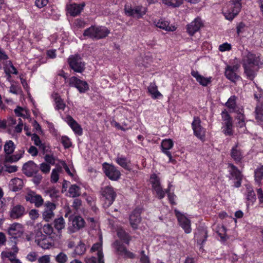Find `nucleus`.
<instances>
[{"instance_id":"cd10ccee","label":"nucleus","mask_w":263,"mask_h":263,"mask_svg":"<svg viewBox=\"0 0 263 263\" xmlns=\"http://www.w3.org/2000/svg\"><path fill=\"white\" fill-rule=\"evenodd\" d=\"M191 74L202 86H207L212 82V78L211 77H204L201 75L197 71L192 70Z\"/></svg>"},{"instance_id":"79ce46f5","label":"nucleus","mask_w":263,"mask_h":263,"mask_svg":"<svg viewBox=\"0 0 263 263\" xmlns=\"http://www.w3.org/2000/svg\"><path fill=\"white\" fill-rule=\"evenodd\" d=\"M14 112L17 116L23 118H28L29 116L28 110L25 107L18 106L14 109Z\"/></svg>"},{"instance_id":"338daca9","label":"nucleus","mask_w":263,"mask_h":263,"mask_svg":"<svg viewBox=\"0 0 263 263\" xmlns=\"http://www.w3.org/2000/svg\"><path fill=\"white\" fill-rule=\"evenodd\" d=\"M29 215L31 219L35 220L39 216V212L37 210L32 209L29 211Z\"/></svg>"},{"instance_id":"58836bf2","label":"nucleus","mask_w":263,"mask_h":263,"mask_svg":"<svg viewBox=\"0 0 263 263\" xmlns=\"http://www.w3.org/2000/svg\"><path fill=\"white\" fill-rule=\"evenodd\" d=\"M231 157L236 161H240L242 158V152L239 148L238 145L232 147L231 153Z\"/></svg>"},{"instance_id":"c03bdc74","label":"nucleus","mask_w":263,"mask_h":263,"mask_svg":"<svg viewBox=\"0 0 263 263\" xmlns=\"http://www.w3.org/2000/svg\"><path fill=\"white\" fill-rule=\"evenodd\" d=\"M68 193L69 194V196L71 197L79 196L80 195V187L75 184L71 185L69 188Z\"/></svg>"},{"instance_id":"39448f33","label":"nucleus","mask_w":263,"mask_h":263,"mask_svg":"<svg viewBox=\"0 0 263 263\" xmlns=\"http://www.w3.org/2000/svg\"><path fill=\"white\" fill-rule=\"evenodd\" d=\"M124 11L126 15L138 19L142 18L146 14L147 9L142 6L132 7L130 4H127L125 5Z\"/></svg>"},{"instance_id":"e2e57ef3","label":"nucleus","mask_w":263,"mask_h":263,"mask_svg":"<svg viewBox=\"0 0 263 263\" xmlns=\"http://www.w3.org/2000/svg\"><path fill=\"white\" fill-rule=\"evenodd\" d=\"M50 165L46 163H42L40 165V169L44 174H48L50 170Z\"/></svg>"},{"instance_id":"774afa93","label":"nucleus","mask_w":263,"mask_h":263,"mask_svg":"<svg viewBox=\"0 0 263 263\" xmlns=\"http://www.w3.org/2000/svg\"><path fill=\"white\" fill-rule=\"evenodd\" d=\"M5 171L9 173H14L17 171V167L16 165H5Z\"/></svg>"},{"instance_id":"4d7b16f0","label":"nucleus","mask_w":263,"mask_h":263,"mask_svg":"<svg viewBox=\"0 0 263 263\" xmlns=\"http://www.w3.org/2000/svg\"><path fill=\"white\" fill-rule=\"evenodd\" d=\"M232 49L231 44L226 42L222 44H220L218 47V49L220 52L229 51Z\"/></svg>"},{"instance_id":"f257e3e1","label":"nucleus","mask_w":263,"mask_h":263,"mask_svg":"<svg viewBox=\"0 0 263 263\" xmlns=\"http://www.w3.org/2000/svg\"><path fill=\"white\" fill-rule=\"evenodd\" d=\"M259 62V56L258 54L248 52L244 57L243 66L245 72L250 79H253L254 78Z\"/></svg>"},{"instance_id":"dca6fc26","label":"nucleus","mask_w":263,"mask_h":263,"mask_svg":"<svg viewBox=\"0 0 263 263\" xmlns=\"http://www.w3.org/2000/svg\"><path fill=\"white\" fill-rule=\"evenodd\" d=\"M103 169L105 175L112 180H117L119 179L121 174L120 171L113 165L104 163Z\"/></svg>"},{"instance_id":"6e6552de","label":"nucleus","mask_w":263,"mask_h":263,"mask_svg":"<svg viewBox=\"0 0 263 263\" xmlns=\"http://www.w3.org/2000/svg\"><path fill=\"white\" fill-rule=\"evenodd\" d=\"M221 116L223 120L222 132L226 135H233V126L232 118L226 110L221 112Z\"/></svg>"},{"instance_id":"ddd939ff","label":"nucleus","mask_w":263,"mask_h":263,"mask_svg":"<svg viewBox=\"0 0 263 263\" xmlns=\"http://www.w3.org/2000/svg\"><path fill=\"white\" fill-rule=\"evenodd\" d=\"M153 24L156 27L166 31H174L177 28L175 25L171 24L168 20L163 17L154 19Z\"/></svg>"},{"instance_id":"0e129e2a","label":"nucleus","mask_w":263,"mask_h":263,"mask_svg":"<svg viewBox=\"0 0 263 263\" xmlns=\"http://www.w3.org/2000/svg\"><path fill=\"white\" fill-rule=\"evenodd\" d=\"M6 128H8L9 130H10V127L13 126L16 123L15 119L13 117L9 118L8 120L6 121Z\"/></svg>"},{"instance_id":"bb28decb","label":"nucleus","mask_w":263,"mask_h":263,"mask_svg":"<svg viewBox=\"0 0 263 263\" xmlns=\"http://www.w3.org/2000/svg\"><path fill=\"white\" fill-rule=\"evenodd\" d=\"M114 247L118 254L127 258H133L135 257V254L129 251H128L126 248L122 245L120 242L116 241L114 243Z\"/></svg>"},{"instance_id":"f3484780","label":"nucleus","mask_w":263,"mask_h":263,"mask_svg":"<svg viewBox=\"0 0 263 263\" xmlns=\"http://www.w3.org/2000/svg\"><path fill=\"white\" fill-rule=\"evenodd\" d=\"M194 135L199 139L204 141L205 129L201 125V120L198 117H195L192 124Z\"/></svg>"},{"instance_id":"412c9836","label":"nucleus","mask_w":263,"mask_h":263,"mask_svg":"<svg viewBox=\"0 0 263 263\" xmlns=\"http://www.w3.org/2000/svg\"><path fill=\"white\" fill-rule=\"evenodd\" d=\"M23 171L27 176H32L37 173L39 167L33 161H29L24 164Z\"/></svg>"},{"instance_id":"69168bd1","label":"nucleus","mask_w":263,"mask_h":263,"mask_svg":"<svg viewBox=\"0 0 263 263\" xmlns=\"http://www.w3.org/2000/svg\"><path fill=\"white\" fill-rule=\"evenodd\" d=\"M257 193L259 201V204L260 207L263 208V191L261 188L257 190Z\"/></svg>"},{"instance_id":"7ed1b4c3","label":"nucleus","mask_w":263,"mask_h":263,"mask_svg":"<svg viewBox=\"0 0 263 263\" xmlns=\"http://www.w3.org/2000/svg\"><path fill=\"white\" fill-rule=\"evenodd\" d=\"M91 252L94 255H97V258L95 256L87 257L85 259L86 263H104L103 254L102 252V236H99V242L95 243L91 249Z\"/></svg>"},{"instance_id":"bf43d9fd","label":"nucleus","mask_w":263,"mask_h":263,"mask_svg":"<svg viewBox=\"0 0 263 263\" xmlns=\"http://www.w3.org/2000/svg\"><path fill=\"white\" fill-rule=\"evenodd\" d=\"M31 140L34 142V144L41 148L43 147V144L42 143L39 137L36 134H32L31 135Z\"/></svg>"},{"instance_id":"8fccbe9b","label":"nucleus","mask_w":263,"mask_h":263,"mask_svg":"<svg viewBox=\"0 0 263 263\" xmlns=\"http://www.w3.org/2000/svg\"><path fill=\"white\" fill-rule=\"evenodd\" d=\"M60 165L57 164V167L52 171L51 175V181L52 182L55 183L59 180V173L61 171V167Z\"/></svg>"},{"instance_id":"423d86ee","label":"nucleus","mask_w":263,"mask_h":263,"mask_svg":"<svg viewBox=\"0 0 263 263\" xmlns=\"http://www.w3.org/2000/svg\"><path fill=\"white\" fill-rule=\"evenodd\" d=\"M102 195L103 198V207L107 208L112 204L116 197V193L113 187L107 186L102 189Z\"/></svg>"},{"instance_id":"e433bc0d","label":"nucleus","mask_w":263,"mask_h":263,"mask_svg":"<svg viewBox=\"0 0 263 263\" xmlns=\"http://www.w3.org/2000/svg\"><path fill=\"white\" fill-rule=\"evenodd\" d=\"M147 89L153 99H156L162 97V95L158 90L155 83H151Z\"/></svg>"},{"instance_id":"f704fd0d","label":"nucleus","mask_w":263,"mask_h":263,"mask_svg":"<svg viewBox=\"0 0 263 263\" xmlns=\"http://www.w3.org/2000/svg\"><path fill=\"white\" fill-rule=\"evenodd\" d=\"M4 68L5 72L7 76V80L9 81H11V74H16L17 73L16 69L10 61H8L7 62V63L5 65Z\"/></svg>"},{"instance_id":"ea45409f","label":"nucleus","mask_w":263,"mask_h":263,"mask_svg":"<svg viewBox=\"0 0 263 263\" xmlns=\"http://www.w3.org/2000/svg\"><path fill=\"white\" fill-rule=\"evenodd\" d=\"M15 148V145L11 140L7 141L4 145V149L6 155H11Z\"/></svg>"},{"instance_id":"6ab92c4d","label":"nucleus","mask_w":263,"mask_h":263,"mask_svg":"<svg viewBox=\"0 0 263 263\" xmlns=\"http://www.w3.org/2000/svg\"><path fill=\"white\" fill-rule=\"evenodd\" d=\"M35 241L37 245L43 249H47L51 246L48 237L42 234L41 232H37L35 236Z\"/></svg>"},{"instance_id":"2f4dec72","label":"nucleus","mask_w":263,"mask_h":263,"mask_svg":"<svg viewBox=\"0 0 263 263\" xmlns=\"http://www.w3.org/2000/svg\"><path fill=\"white\" fill-rule=\"evenodd\" d=\"M116 162L126 170H130L131 169L130 160L123 155H118L116 158Z\"/></svg>"},{"instance_id":"c9c22d12","label":"nucleus","mask_w":263,"mask_h":263,"mask_svg":"<svg viewBox=\"0 0 263 263\" xmlns=\"http://www.w3.org/2000/svg\"><path fill=\"white\" fill-rule=\"evenodd\" d=\"M13 252L10 251L9 250H6L5 251H3L1 253V256L3 259H5L6 258H8V259L11 261L14 258H15V256L18 251L17 248L14 246L12 247Z\"/></svg>"},{"instance_id":"473e14b6","label":"nucleus","mask_w":263,"mask_h":263,"mask_svg":"<svg viewBox=\"0 0 263 263\" xmlns=\"http://www.w3.org/2000/svg\"><path fill=\"white\" fill-rule=\"evenodd\" d=\"M174 146V142L171 139H165L161 142V148L162 152L166 155H170L169 151Z\"/></svg>"},{"instance_id":"72a5a7b5","label":"nucleus","mask_w":263,"mask_h":263,"mask_svg":"<svg viewBox=\"0 0 263 263\" xmlns=\"http://www.w3.org/2000/svg\"><path fill=\"white\" fill-rule=\"evenodd\" d=\"M24 149L19 150L14 155H6L5 157V162L13 163L18 161L24 155Z\"/></svg>"},{"instance_id":"9d476101","label":"nucleus","mask_w":263,"mask_h":263,"mask_svg":"<svg viewBox=\"0 0 263 263\" xmlns=\"http://www.w3.org/2000/svg\"><path fill=\"white\" fill-rule=\"evenodd\" d=\"M85 226L84 220L79 216H70L69 218L68 230L71 233H73Z\"/></svg>"},{"instance_id":"393cba45","label":"nucleus","mask_w":263,"mask_h":263,"mask_svg":"<svg viewBox=\"0 0 263 263\" xmlns=\"http://www.w3.org/2000/svg\"><path fill=\"white\" fill-rule=\"evenodd\" d=\"M246 191L244 193L248 206L252 205L256 201V198L253 187L249 184L246 185Z\"/></svg>"},{"instance_id":"1a4fd4ad","label":"nucleus","mask_w":263,"mask_h":263,"mask_svg":"<svg viewBox=\"0 0 263 263\" xmlns=\"http://www.w3.org/2000/svg\"><path fill=\"white\" fill-rule=\"evenodd\" d=\"M69 85L76 88L80 93H84L89 90L87 82L81 80L76 77H71L68 81Z\"/></svg>"},{"instance_id":"a878e982","label":"nucleus","mask_w":263,"mask_h":263,"mask_svg":"<svg viewBox=\"0 0 263 263\" xmlns=\"http://www.w3.org/2000/svg\"><path fill=\"white\" fill-rule=\"evenodd\" d=\"M141 210L136 209L134 210L129 216V221L131 227L134 229L138 228V225L141 221Z\"/></svg>"},{"instance_id":"37998d69","label":"nucleus","mask_w":263,"mask_h":263,"mask_svg":"<svg viewBox=\"0 0 263 263\" xmlns=\"http://www.w3.org/2000/svg\"><path fill=\"white\" fill-rule=\"evenodd\" d=\"M58 165H60V167H61V170L63 167L66 173L70 176L73 177L74 176V170L72 166H68L65 161H60Z\"/></svg>"},{"instance_id":"b1692460","label":"nucleus","mask_w":263,"mask_h":263,"mask_svg":"<svg viewBox=\"0 0 263 263\" xmlns=\"http://www.w3.org/2000/svg\"><path fill=\"white\" fill-rule=\"evenodd\" d=\"M23 232L24 229L22 225L18 223L12 224L8 230V234L13 238L20 237Z\"/></svg>"},{"instance_id":"f03ea898","label":"nucleus","mask_w":263,"mask_h":263,"mask_svg":"<svg viewBox=\"0 0 263 263\" xmlns=\"http://www.w3.org/2000/svg\"><path fill=\"white\" fill-rule=\"evenodd\" d=\"M241 8L240 0H232L223 9L226 18L232 20L238 14Z\"/></svg>"},{"instance_id":"de8ad7c7","label":"nucleus","mask_w":263,"mask_h":263,"mask_svg":"<svg viewBox=\"0 0 263 263\" xmlns=\"http://www.w3.org/2000/svg\"><path fill=\"white\" fill-rule=\"evenodd\" d=\"M85 251L86 247L85 244L80 241L74 249V254L77 255H81L84 254Z\"/></svg>"},{"instance_id":"13d9d810","label":"nucleus","mask_w":263,"mask_h":263,"mask_svg":"<svg viewBox=\"0 0 263 263\" xmlns=\"http://www.w3.org/2000/svg\"><path fill=\"white\" fill-rule=\"evenodd\" d=\"M61 142L65 148H69L71 146V140L67 136H62L61 139Z\"/></svg>"},{"instance_id":"a19ab883","label":"nucleus","mask_w":263,"mask_h":263,"mask_svg":"<svg viewBox=\"0 0 263 263\" xmlns=\"http://www.w3.org/2000/svg\"><path fill=\"white\" fill-rule=\"evenodd\" d=\"M10 185L12 186L14 191L21 189L23 185V181L21 179L14 178L11 180Z\"/></svg>"},{"instance_id":"4be33fe9","label":"nucleus","mask_w":263,"mask_h":263,"mask_svg":"<svg viewBox=\"0 0 263 263\" xmlns=\"http://www.w3.org/2000/svg\"><path fill=\"white\" fill-rule=\"evenodd\" d=\"M25 213V209L21 204L12 205L10 210V216L13 219L22 217Z\"/></svg>"},{"instance_id":"4c0bfd02","label":"nucleus","mask_w":263,"mask_h":263,"mask_svg":"<svg viewBox=\"0 0 263 263\" xmlns=\"http://www.w3.org/2000/svg\"><path fill=\"white\" fill-rule=\"evenodd\" d=\"M255 119L258 124L262 125L263 123V104H262L257 105L255 109Z\"/></svg>"},{"instance_id":"052dcab7","label":"nucleus","mask_w":263,"mask_h":263,"mask_svg":"<svg viewBox=\"0 0 263 263\" xmlns=\"http://www.w3.org/2000/svg\"><path fill=\"white\" fill-rule=\"evenodd\" d=\"M46 194L48 195L51 198H56L59 196V191L54 188H52L46 191Z\"/></svg>"},{"instance_id":"49530a36","label":"nucleus","mask_w":263,"mask_h":263,"mask_svg":"<svg viewBox=\"0 0 263 263\" xmlns=\"http://www.w3.org/2000/svg\"><path fill=\"white\" fill-rule=\"evenodd\" d=\"M162 2L168 6L177 7L183 3V0H162Z\"/></svg>"},{"instance_id":"c85d7f7f","label":"nucleus","mask_w":263,"mask_h":263,"mask_svg":"<svg viewBox=\"0 0 263 263\" xmlns=\"http://www.w3.org/2000/svg\"><path fill=\"white\" fill-rule=\"evenodd\" d=\"M84 7V4H70L67 5V13L71 16H75L79 15Z\"/></svg>"},{"instance_id":"aec40b11","label":"nucleus","mask_w":263,"mask_h":263,"mask_svg":"<svg viewBox=\"0 0 263 263\" xmlns=\"http://www.w3.org/2000/svg\"><path fill=\"white\" fill-rule=\"evenodd\" d=\"M45 209L43 212V217L46 221H49L54 217L53 211L55 209V204L47 201L44 204Z\"/></svg>"},{"instance_id":"6e6d98bb","label":"nucleus","mask_w":263,"mask_h":263,"mask_svg":"<svg viewBox=\"0 0 263 263\" xmlns=\"http://www.w3.org/2000/svg\"><path fill=\"white\" fill-rule=\"evenodd\" d=\"M226 105L230 109H234L236 106V97L231 96L226 103Z\"/></svg>"},{"instance_id":"a18cd8bd","label":"nucleus","mask_w":263,"mask_h":263,"mask_svg":"<svg viewBox=\"0 0 263 263\" xmlns=\"http://www.w3.org/2000/svg\"><path fill=\"white\" fill-rule=\"evenodd\" d=\"M236 119L238 121L237 123V126L240 128H241V132L245 131V117L242 113L239 112L236 116Z\"/></svg>"},{"instance_id":"a211bd4d","label":"nucleus","mask_w":263,"mask_h":263,"mask_svg":"<svg viewBox=\"0 0 263 263\" xmlns=\"http://www.w3.org/2000/svg\"><path fill=\"white\" fill-rule=\"evenodd\" d=\"M25 198L27 201L34 204L37 208L41 206L44 203V199L42 196L32 191H29L26 193Z\"/></svg>"},{"instance_id":"680f3d73","label":"nucleus","mask_w":263,"mask_h":263,"mask_svg":"<svg viewBox=\"0 0 263 263\" xmlns=\"http://www.w3.org/2000/svg\"><path fill=\"white\" fill-rule=\"evenodd\" d=\"M67 255L61 252L59 253L56 256V260L59 263H65L67 260Z\"/></svg>"},{"instance_id":"c756f323","label":"nucleus","mask_w":263,"mask_h":263,"mask_svg":"<svg viewBox=\"0 0 263 263\" xmlns=\"http://www.w3.org/2000/svg\"><path fill=\"white\" fill-rule=\"evenodd\" d=\"M65 121L75 134L78 135H81L82 134V129L80 125L71 116H66Z\"/></svg>"},{"instance_id":"5fc2aeb1","label":"nucleus","mask_w":263,"mask_h":263,"mask_svg":"<svg viewBox=\"0 0 263 263\" xmlns=\"http://www.w3.org/2000/svg\"><path fill=\"white\" fill-rule=\"evenodd\" d=\"M85 26V23L82 20L77 19L74 21L72 27L74 31L79 28H83Z\"/></svg>"},{"instance_id":"3c124183","label":"nucleus","mask_w":263,"mask_h":263,"mask_svg":"<svg viewBox=\"0 0 263 263\" xmlns=\"http://www.w3.org/2000/svg\"><path fill=\"white\" fill-rule=\"evenodd\" d=\"M255 180L257 183H259L263 177V166L258 167L254 172Z\"/></svg>"},{"instance_id":"0eeeda50","label":"nucleus","mask_w":263,"mask_h":263,"mask_svg":"<svg viewBox=\"0 0 263 263\" xmlns=\"http://www.w3.org/2000/svg\"><path fill=\"white\" fill-rule=\"evenodd\" d=\"M174 212L180 227L186 233H190L192 231V229L190 219L185 214L181 213L176 209L175 210Z\"/></svg>"},{"instance_id":"20e7f679","label":"nucleus","mask_w":263,"mask_h":263,"mask_svg":"<svg viewBox=\"0 0 263 263\" xmlns=\"http://www.w3.org/2000/svg\"><path fill=\"white\" fill-rule=\"evenodd\" d=\"M109 33V31L105 27L91 26L84 31L83 35L88 37L100 39L106 37Z\"/></svg>"},{"instance_id":"603ef678","label":"nucleus","mask_w":263,"mask_h":263,"mask_svg":"<svg viewBox=\"0 0 263 263\" xmlns=\"http://www.w3.org/2000/svg\"><path fill=\"white\" fill-rule=\"evenodd\" d=\"M117 235L121 240H123L126 243H128L129 242V236L122 229H119L117 230Z\"/></svg>"},{"instance_id":"7c9ffc66","label":"nucleus","mask_w":263,"mask_h":263,"mask_svg":"<svg viewBox=\"0 0 263 263\" xmlns=\"http://www.w3.org/2000/svg\"><path fill=\"white\" fill-rule=\"evenodd\" d=\"M52 98L53 99L54 103V108L57 110H64L66 104L64 103L63 100L61 98L60 96L57 93H53L52 94Z\"/></svg>"},{"instance_id":"4468645a","label":"nucleus","mask_w":263,"mask_h":263,"mask_svg":"<svg viewBox=\"0 0 263 263\" xmlns=\"http://www.w3.org/2000/svg\"><path fill=\"white\" fill-rule=\"evenodd\" d=\"M239 67L238 64L227 66L224 72L226 77L232 82L235 83L238 81L240 79L237 73Z\"/></svg>"},{"instance_id":"2eb2a0df","label":"nucleus","mask_w":263,"mask_h":263,"mask_svg":"<svg viewBox=\"0 0 263 263\" xmlns=\"http://www.w3.org/2000/svg\"><path fill=\"white\" fill-rule=\"evenodd\" d=\"M230 173V178L234 180V186L239 187L241 184L242 176L240 171L232 164H229L228 167Z\"/></svg>"},{"instance_id":"5701e85b","label":"nucleus","mask_w":263,"mask_h":263,"mask_svg":"<svg viewBox=\"0 0 263 263\" xmlns=\"http://www.w3.org/2000/svg\"><path fill=\"white\" fill-rule=\"evenodd\" d=\"M202 26L203 23L201 20L197 17L187 25V31L190 35H193L200 30Z\"/></svg>"},{"instance_id":"f8f14e48","label":"nucleus","mask_w":263,"mask_h":263,"mask_svg":"<svg viewBox=\"0 0 263 263\" xmlns=\"http://www.w3.org/2000/svg\"><path fill=\"white\" fill-rule=\"evenodd\" d=\"M70 68L75 72L81 73L84 70V64L79 55H71L68 60Z\"/></svg>"},{"instance_id":"9b49d317","label":"nucleus","mask_w":263,"mask_h":263,"mask_svg":"<svg viewBox=\"0 0 263 263\" xmlns=\"http://www.w3.org/2000/svg\"><path fill=\"white\" fill-rule=\"evenodd\" d=\"M149 181L152 184L153 190L156 193L157 196L160 199L164 198L166 192L162 189L160 179L158 176L155 174H152L151 176Z\"/></svg>"},{"instance_id":"09e8293b","label":"nucleus","mask_w":263,"mask_h":263,"mask_svg":"<svg viewBox=\"0 0 263 263\" xmlns=\"http://www.w3.org/2000/svg\"><path fill=\"white\" fill-rule=\"evenodd\" d=\"M216 231L217 234H218V235L219 236L222 240L224 241L227 239V229L223 226H218L217 227Z\"/></svg>"},{"instance_id":"864d4df0","label":"nucleus","mask_w":263,"mask_h":263,"mask_svg":"<svg viewBox=\"0 0 263 263\" xmlns=\"http://www.w3.org/2000/svg\"><path fill=\"white\" fill-rule=\"evenodd\" d=\"M65 221L63 217H60L54 220V227L56 229L60 231L65 227Z\"/></svg>"}]
</instances>
